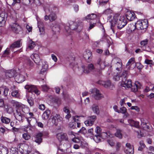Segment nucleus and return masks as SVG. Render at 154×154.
I'll return each instance as SVG.
<instances>
[{
  "label": "nucleus",
  "instance_id": "obj_1",
  "mask_svg": "<svg viewBox=\"0 0 154 154\" xmlns=\"http://www.w3.org/2000/svg\"><path fill=\"white\" fill-rule=\"evenodd\" d=\"M108 20L111 24V28L114 33V31L112 28L116 23L117 27L119 29H121L124 27L127 24L126 19L123 17H119L117 15L115 14L112 18V16L108 17Z\"/></svg>",
  "mask_w": 154,
  "mask_h": 154
},
{
  "label": "nucleus",
  "instance_id": "obj_2",
  "mask_svg": "<svg viewBox=\"0 0 154 154\" xmlns=\"http://www.w3.org/2000/svg\"><path fill=\"white\" fill-rule=\"evenodd\" d=\"M128 75V71H124L121 75L122 77V81L121 85L122 87L129 88H130L132 85L131 81L130 79L127 80Z\"/></svg>",
  "mask_w": 154,
  "mask_h": 154
},
{
  "label": "nucleus",
  "instance_id": "obj_3",
  "mask_svg": "<svg viewBox=\"0 0 154 154\" xmlns=\"http://www.w3.org/2000/svg\"><path fill=\"white\" fill-rule=\"evenodd\" d=\"M113 135L110 132H103L100 134L95 135L93 138L94 140L97 143H98L101 141V139H106L108 137H112Z\"/></svg>",
  "mask_w": 154,
  "mask_h": 154
},
{
  "label": "nucleus",
  "instance_id": "obj_4",
  "mask_svg": "<svg viewBox=\"0 0 154 154\" xmlns=\"http://www.w3.org/2000/svg\"><path fill=\"white\" fill-rule=\"evenodd\" d=\"M18 148L20 152L22 154H29L32 151L31 146L26 144L22 143L18 145Z\"/></svg>",
  "mask_w": 154,
  "mask_h": 154
},
{
  "label": "nucleus",
  "instance_id": "obj_5",
  "mask_svg": "<svg viewBox=\"0 0 154 154\" xmlns=\"http://www.w3.org/2000/svg\"><path fill=\"white\" fill-rule=\"evenodd\" d=\"M148 20L146 19L139 20L135 23V29L143 30L146 29L148 26Z\"/></svg>",
  "mask_w": 154,
  "mask_h": 154
},
{
  "label": "nucleus",
  "instance_id": "obj_6",
  "mask_svg": "<svg viewBox=\"0 0 154 154\" xmlns=\"http://www.w3.org/2000/svg\"><path fill=\"white\" fill-rule=\"evenodd\" d=\"M95 65L99 69L97 71L98 74L100 75L102 74L101 70L104 69L106 66L105 61L102 60L100 58H98L97 60Z\"/></svg>",
  "mask_w": 154,
  "mask_h": 154
},
{
  "label": "nucleus",
  "instance_id": "obj_7",
  "mask_svg": "<svg viewBox=\"0 0 154 154\" xmlns=\"http://www.w3.org/2000/svg\"><path fill=\"white\" fill-rule=\"evenodd\" d=\"M61 118L60 115L55 112H53L52 113V116H51V119L49 120V122H50L51 121V125L55 124L57 125V122L61 120Z\"/></svg>",
  "mask_w": 154,
  "mask_h": 154
},
{
  "label": "nucleus",
  "instance_id": "obj_8",
  "mask_svg": "<svg viewBox=\"0 0 154 154\" xmlns=\"http://www.w3.org/2000/svg\"><path fill=\"white\" fill-rule=\"evenodd\" d=\"M113 62H114V63L112 65V68L119 71H121L122 67L121 60L119 58L116 59L112 60V63ZM111 67H112V66Z\"/></svg>",
  "mask_w": 154,
  "mask_h": 154
},
{
  "label": "nucleus",
  "instance_id": "obj_9",
  "mask_svg": "<svg viewBox=\"0 0 154 154\" xmlns=\"http://www.w3.org/2000/svg\"><path fill=\"white\" fill-rule=\"evenodd\" d=\"M25 88L28 90L29 92L34 93L37 95H38L40 92L39 91L36 86L30 85H27L25 86Z\"/></svg>",
  "mask_w": 154,
  "mask_h": 154
},
{
  "label": "nucleus",
  "instance_id": "obj_10",
  "mask_svg": "<svg viewBox=\"0 0 154 154\" xmlns=\"http://www.w3.org/2000/svg\"><path fill=\"white\" fill-rule=\"evenodd\" d=\"M69 27L67 26H65V30L70 34V30H75L78 27L77 23L73 21H70L69 22Z\"/></svg>",
  "mask_w": 154,
  "mask_h": 154
},
{
  "label": "nucleus",
  "instance_id": "obj_11",
  "mask_svg": "<svg viewBox=\"0 0 154 154\" xmlns=\"http://www.w3.org/2000/svg\"><path fill=\"white\" fill-rule=\"evenodd\" d=\"M92 92L93 93L94 98L97 100H99L104 97L103 95L102 94L100 91L96 88L92 90Z\"/></svg>",
  "mask_w": 154,
  "mask_h": 154
},
{
  "label": "nucleus",
  "instance_id": "obj_12",
  "mask_svg": "<svg viewBox=\"0 0 154 154\" xmlns=\"http://www.w3.org/2000/svg\"><path fill=\"white\" fill-rule=\"evenodd\" d=\"M82 70L83 72L88 73L90 72H94L95 70V68L93 64L90 63L88 65L87 67L85 69L83 66L82 67Z\"/></svg>",
  "mask_w": 154,
  "mask_h": 154
},
{
  "label": "nucleus",
  "instance_id": "obj_13",
  "mask_svg": "<svg viewBox=\"0 0 154 154\" xmlns=\"http://www.w3.org/2000/svg\"><path fill=\"white\" fill-rule=\"evenodd\" d=\"M98 84L100 85L103 86L106 88H109L111 89H112L114 86L113 85L111 84L110 81L109 80L107 81H99Z\"/></svg>",
  "mask_w": 154,
  "mask_h": 154
},
{
  "label": "nucleus",
  "instance_id": "obj_14",
  "mask_svg": "<svg viewBox=\"0 0 154 154\" xmlns=\"http://www.w3.org/2000/svg\"><path fill=\"white\" fill-rule=\"evenodd\" d=\"M96 119L97 117L95 116H90L88 117V119L85 122V124L87 126H91L94 124V122Z\"/></svg>",
  "mask_w": 154,
  "mask_h": 154
},
{
  "label": "nucleus",
  "instance_id": "obj_15",
  "mask_svg": "<svg viewBox=\"0 0 154 154\" xmlns=\"http://www.w3.org/2000/svg\"><path fill=\"white\" fill-rule=\"evenodd\" d=\"M43 135V134L42 133H38L33 137L32 138V140L38 144H39L42 142V137Z\"/></svg>",
  "mask_w": 154,
  "mask_h": 154
},
{
  "label": "nucleus",
  "instance_id": "obj_16",
  "mask_svg": "<svg viewBox=\"0 0 154 154\" xmlns=\"http://www.w3.org/2000/svg\"><path fill=\"white\" fill-rule=\"evenodd\" d=\"M125 146L126 147L124 149L125 152L126 154H133L134 151L133 146L128 143H126Z\"/></svg>",
  "mask_w": 154,
  "mask_h": 154
},
{
  "label": "nucleus",
  "instance_id": "obj_17",
  "mask_svg": "<svg viewBox=\"0 0 154 154\" xmlns=\"http://www.w3.org/2000/svg\"><path fill=\"white\" fill-rule=\"evenodd\" d=\"M126 16L128 20L131 21L136 18L135 14L132 11L128 10L126 13Z\"/></svg>",
  "mask_w": 154,
  "mask_h": 154
},
{
  "label": "nucleus",
  "instance_id": "obj_18",
  "mask_svg": "<svg viewBox=\"0 0 154 154\" xmlns=\"http://www.w3.org/2000/svg\"><path fill=\"white\" fill-rule=\"evenodd\" d=\"M45 11L47 13V11H48L50 14L49 15V20L51 21H53L55 20L57 18L56 15L55 14V11H52V9H45Z\"/></svg>",
  "mask_w": 154,
  "mask_h": 154
},
{
  "label": "nucleus",
  "instance_id": "obj_19",
  "mask_svg": "<svg viewBox=\"0 0 154 154\" xmlns=\"http://www.w3.org/2000/svg\"><path fill=\"white\" fill-rule=\"evenodd\" d=\"M31 58L33 60L34 62L37 64L40 65L41 59L39 55L37 54H33L30 56Z\"/></svg>",
  "mask_w": 154,
  "mask_h": 154
},
{
  "label": "nucleus",
  "instance_id": "obj_20",
  "mask_svg": "<svg viewBox=\"0 0 154 154\" xmlns=\"http://www.w3.org/2000/svg\"><path fill=\"white\" fill-rule=\"evenodd\" d=\"M11 28L12 30L16 33H18L22 29L20 26L16 23H14L12 25Z\"/></svg>",
  "mask_w": 154,
  "mask_h": 154
},
{
  "label": "nucleus",
  "instance_id": "obj_21",
  "mask_svg": "<svg viewBox=\"0 0 154 154\" xmlns=\"http://www.w3.org/2000/svg\"><path fill=\"white\" fill-rule=\"evenodd\" d=\"M14 115L16 119L19 121L22 120V116L20 109H16V112L14 113Z\"/></svg>",
  "mask_w": 154,
  "mask_h": 154
},
{
  "label": "nucleus",
  "instance_id": "obj_22",
  "mask_svg": "<svg viewBox=\"0 0 154 154\" xmlns=\"http://www.w3.org/2000/svg\"><path fill=\"white\" fill-rule=\"evenodd\" d=\"M17 72L14 69L7 70L5 72V75L6 77L12 78L14 76L17 74Z\"/></svg>",
  "mask_w": 154,
  "mask_h": 154
},
{
  "label": "nucleus",
  "instance_id": "obj_23",
  "mask_svg": "<svg viewBox=\"0 0 154 154\" xmlns=\"http://www.w3.org/2000/svg\"><path fill=\"white\" fill-rule=\"evenodd\" d=\"M22 42L21 40H19L14 42L10 46V48L11 49L12 51V49L15 48H19L22 45Z\"/></svg>",
  "mask_w": 154,
  "mask_h": 154
},
{
  "label": "nucleus",
  "instance_id": "obj_24",
  "mask_svg": "<svg viewBox=\"0 0 154 154\" xmlns=\"http://www.w3.org/2000/svg\"><path fill=\"white\" fill-rule=\"evenodd\" d=\"M57 137L60 141L63 140H67L68 138L66 133H58L57 134Z\"/></svg>",
  "mask_w": 154,
  "mask_h": 154
},
{
  "label": "nucleus",
  "instance_id": "obj_25",
  "mask_svg": "<svg viewBox=\"0 0 154 154\" xmlns=\"http://www.w3.org/2000/svg\"><path fill=\"white\" fill-rule=\"evenodd\" d=\"M84 58L88 62H89L91 58V52L88 50L85 51L83 54Z\"/></svg>",
  "mask_w": 154,
  "mask_h": 154
},
{
  "label": "nucleus",
  "instance_id": "obj_26",
  "mask_svg": "<svg viewBox=\"0 0 154 154\" xmlns=\"http://www.w3.org/2000/svg\"><path fill=\"white\" fill-rule=\"evenodd\" d=\"M7 15L5 13H2L0 14V26H2L5 25L6 22Z\"/></svg>",
  "mask_w": 154,
  "mask_h": 154
},
{
  "label": "nucleus",
  "instance_id": "obj_27",
  "mask_svg": "<svg viewBox=\"0 0 154 154\" xmlns=\"http://www.w3.org/2000/svg\"><path fill=\"white\" fill-rule=\"evenodd\" d=\"M141 86V84L138 81L136 82L134 85H131V91L134 92H136L138 91L139 88H140Z\"/></svg>",
  "mask_w": 154,
  "mask_h": 154
},
{
  "label": "nucleus",
  "instance_id": "obj_28",
  "mask_svg": "<svg viewBox=\"0 0 154 154\" xmlns=\"http://www.w3.org/2000/svg\"><path fill=\"white\" fill-rule=\"evenodd\" d=\"M41 62L42 63V68L41 69L40 73L43 74L48 69V66L46 62L43 61H41Z\"/></svg>",
  "mask_w": 154,
  "mask_h": 154
},
{
  "label": "nucleus",
  "instance_id": "obj_29",
  "mask_svg": "<svg viewBox=\"0 0 154 154\" xmlns=\"http://www.w3.org/2000/svg\"><path fill=\"white\" fill-rule=\"evenodd\" d=\"M14 79L16 81L19 83L22 82L25 80L24 76L23 75L20 74L16 75Z\"/></svg>",
  "mask_w": 154,
  "mask_h": 154
},
{
  "label": "nucleus",
  "instance_id": "obj_30",
  "mask_svg": "<svg viewBox=\"0 0 154 154\" xmlns=\"http://www.w3.org/2000/svg\"><path fill=\"white\" fill-rule=\"evenodd\" d=\"M128 121L131 126H134L138 128H139L140 125L139 122H135L132 119L129 120Z\"/></svg>",
  "mask_w": 154,
  "mask_h": 154
},
{
  "label": "nucleus",
  "instance_id": "obj_31",
  "mask_svg": "<svg viewBox=\"0 0 154 154\" xmlns=\"http://www.w3.org/2000/svg\"><path fill=\"white\" fill-rule=\"evenodd\" d=\"M97 18V15L94 14H88L87 16H86L85 18L87 20H90V21H91L93 20L94 22L96 21H95V20Z\"/></svg>",
  "mask_w": 154,
  "mask_h": 154
},
{
  "label": "nucleus",
  "instance_id": "obj_32",
  "mask_svg": "<svg viewBox=\"0 0 154 154\" xmlns=\"http://www.w3.org/2000/svg\"><path fill=\"white\" fill-rule=\"evenodd\" d=\"M50 111L49 110H46L43 113L42 116V118L44 120L48 119L50 114Z\"/></svg>",
  "mask_w": 154,
  "mask_h": 154
},
{
  "label": "nucleus",
  "instance_id": "obj_33",
  "mask_svg": "<svg viewBox=\"0 0 154 154\" xmlns=\"http://www.w3.org/2000/svg\"><path fill=\"white\" fill-rule=\"evenodd\" d=\"M38 26L39 29L40 34H43L45 33V32L42 23L41 22H38Z\"/></svg>",
  "mask_w": 154,
  "mask_h": 154
},
{
  "label": "nucleus",
  "instance_id": "obj_34",
  "mask_svg": "<svg viewBox=\"0 0 154 154\" xmlns=\"http://www.w3.org/2000/svg\"><path fill=\"white\" fill-rule=\"evenodd\" d=\"M118 113L124 114V117H127L128 116V114L127 113V109L124 107H122L120 108Z\"/></svg>",
  "mask_w": 154,
  "mask_h": 154
},
{
  "label": "nucleus",
  "instance_id": "obj_35",
  "mask_svg": "<svg viewBox=\"0 0 154 154\" xmlns=\"http://www.w3.org/2000/svg\"><path fill=\"white\" fill-rule=\"evenodd\" d=\"M52 29L55 34L59 33L60 31L59 25L57 24H55L52 27Z\"/></svg>",
  "mask_w": 154,
  "mask_h": 154
},
{
  "label": "nucleus",
  "instance_id": "obj_36",
  "mask_svg": "<svg viewBox=\"0 0 154 154\" xmlns=\"http://www.w3.org/2000/svg\"><path fill=\"white\" fill-rule=\"evenodd\" d=\"M94 130L93 128H91L87 131V132L86 133V136L87 137H94Z\"/></svg>",
  "mask_w": 154,
  "mask_h": 154
},
{
  "label": "nucleus",
  "instance_id": "obj_37",
  "mask_svg": "<svg viewBox=\"0 0 154 154\" xmlns=\"http://www.w3.org/2000/svg\"><path fill=\"white\" fill-rule=\"evenodd\" d=\"M14 106H15L17 108H20L22 107L23 105L20 103L14 100H12L11 102Z\"/></svg>",
  "mask_w": 154,
  "mask_h": 154
},
{
  "label": "nucleus",
  "instance_id": "obj_38",
  "mask_svg": "<svg viewBox=\"0 0 154 154\" xmlns=\"http://www.w3.org/2000/svg\"><path fill=\"white\" fill-rule=\"evenodd\" d=\"M66 59L69 62V64L72 65V66L74 65L72 63L75 60V57L71 55H69L66 57Z\"/></svg>",
  "mask_w": 154,
  "mask_h": 154
},
{
  "label": "nucleus",
  "instance_id": "obj_39",
  "mask_svg": "<svg viewBox=\"0 0 154 154\" xmlns=\"http://www.w3.org/2000/svg\"><path fill=\"white\" fill-rule=\"evenodd\" d=\"M92 109L93 112L97 114L99 113L100 111L98 106L96 104H93L92 106Z\"/></svg>",
  "mask_w": 154,
  "mask_h": 154
},
{
  "label": "nucleus",
  "instance_id": "obj_40",
  "mask_svg": "<svg viewBox=\"0 0 154 154\" xmlns=\"http://www.w3.org/2000/svg\"><path fill=\"white\" fill-rule=\"evenodd\" d=\"M12 0H8L7 2H9L10 1H11ZM13 0V2L12 3V6H14L15 5H18L19 6L18 9L19 8H20L21 6L20 5V3L21 2V0Z\"/></svg>",
  "mask_w": 154,
  "mask_h": 154
},
{
  "label": "nucleus",
  "instance_id": "obj_41",
  "mask_svg": "<svg viewBox=\"0 0 154 154\" xmlns=\"http://www.w3.org/2000/svg\"><path fill=\"white\" fill-rule=\"evenodd\" d=\"M35 45L34 42L32 40H30L28 42V48L30 50L32 49L35 46Z\"/></svg>",
  "mask_w": 154,
  "mask_h": 154
},
{
  "label": "nucleus",
  "instance_id": "obj_42",
  "mask_svg": "<svg viewBox=\"0 0 154 154\" xmlns=\"http://www.w3.org/2000/svg\"><path fill=\"white\" fill-rule=\"evenodd\" d=\"M10 119L8 118L3 116L1 117V121L3 123L8 124L10 122Z\"/></svg>",
  "mask_w": 154,
  "mask_h": 154
},
{
  "label": "nucleus",
  "instance_id": "obj_43",
  "mask_svg": "<svg viewBox=\"0 0 154 154\" xmlns=\"http://www.w3.org/2000/svg\"><path fill=\"white\" fill-rule=\"evenodd\" d=\"M11 94L12 97L16 98H19L20 97V94L18 90L13 91Z\"/></svg>",
  "mask_w": 154,
  "mask_h": 154
},
{
  "label": "nucleus",
  "instance_id": "obj_44",
  "mask_svg": "<svg viewBox=\"0 0 154 154\" xmlns=\"http://www.w3.org/2000/svg\"><path fill=\"white\" fill-rule=\"evenodd\" d=\"M11 49L9 48H7L5 51L4 53L2 55L3 57H8L10 54Z\"/></svg>",
  "mask_w": 154,
  "mask_h": 154
},
{
  "label": "nucleus",
  "instance_id": "obj_45",
  "mask_svg": "<svg viewBox=\"0 0 154 154\" xmlns=\"http://www.w3.org/2000/svg\"><path fill=\"white\" fill-rule=\"evenodd\" d=\"M122 132L121 130L119 129H117L116 132L115 134V136L119 139H121L122 137Z\"/></svg>",
  "mask_w": 154,
  "mask_h": 154
},
{
  "label": "nucleus",
  "instance_id": "obj_46",
  "mask_svg": "<svg viewBox=\"0 0 154 154\" xmlns=\"http://www.w3.org/2000/svg\"><path fill=\"white\" fill-rule=\"evenodd\" d=\"M26 97L27 98V101L28 103L30 106H32L33 104V102L32 97L28 96L27 94H26Z\"/></svg>",
  "mask_w": 154,
  "mask_h": 154
},
{
  "label": "nucleus",
  "instance_id": "obj_47",
  "mask_svg": "<svg viewBox=\"0 0 154 154\" xmlns=\"http://www.w3.org/2000/svg\"><path fill=\"white\" fill-rule=\"evenodd\" d=\"M0 149V154H7L8 151L7 148L1 147Z\"/></svg>",
  "mask_w": 154,
  "mask_h": 154
},
{
  "label": "nucleus",
  "instance_id": "obj_48",
  "mask_svg": "<svg viewBox=\"0 0 154 154\" xmlns=\"http://www.w3.org/2000/svg\"><path fill=\"white\" fill-rule=\"evenodd\" d=\"M17 149L16 148L12 147L11 148L10 151V154H18V152L17 151Z\"/></svg>",
  "mask_w": 154,
  "mask_h": 154
},
{
  "label": "nucleus",
  "instance_id": "obj_49",
  "mask_svg": "<svg viewBox=\"0 0 154 154\" xmlns=\"http://www.w3.org/2000/svg\"><path fill=\"white\" fill-rule=\"evenodd\" d=\"M78 132L79 133L83 134L85 136L87 132V130L85 127H82Z\"/></svg>",
  "mask_w": 154,
  "mask_h": 154
},
{
  "label": "nucleus",
  "instance_id": "obj_50",
  "mask_svg": "<svg viewBox=\"0 0 154 154\" xmlns=\"http://www.w3.org/2000/svg\"><path fill=\"white\" fill-rule=\"evenodd\" d=\"M77 123L75 122H70L69 124V127L71 129H73L75 128L76 126Z\"/></svg>",
  "mask_w": 154,
  "mask_h": 154
},
{
  "label": "nucleus",
  "instance_id": "obj_51",
  "mask_svg": "<svg viewBox=\"0 0 154 154\" xmlns=\"http://www.w3.org/2000/svg\"><path fill=\"white\" fill-rule=\"evenodd\" d=\"M120 76L117 72L116 73H115L113 75V79L115 81H118L120 79Z\"/></svg>",
  "mask_w": 154,
  "mask_h": 154
},
{
  "label": "nucleus",
  "instance_id": "obj_52",
  "mask_svg": "<svg viewBox=\"0 0 154 154\" xmlns=\"http://www.w3.org/2000/svg\"><path fill=\"white\" fill-rule=\"evenodd\" d=\"M134 58L132 57L130 58L128 60V62L126 64V66H127L131 64H132L134 63Z\"/></svg>",
  "mask_w": 154,
  "mask_h": 154
},
{
  "label": "nucleus",
  "instance_id": "obj_53",
  "mask_svg": "<svg viewBox=\"0 0 154 154\" xmlns=\"http://www.w3.org/2000/svg\"><path fill=\"white\" fill-rule=\"evenodd\" d=\"M22 137L24 139L26 140H28L30 137V135L26 133H24L23 134Z\"/></svg>",
  "mask_w": 154,
  "mask_h": 154
},
{
  "label": "nucleus",
  "instance_id": "obj_54",
  "mask_svg": "<svg viewBox=\"0 0 154 154\" xmlns=\"http://www.w3.org/2000/svg\"><path fill=\"white\" fill-rule=\"evenodd\" d=\"M148 42L149 40L148 39H146L140 42V44L142 46H145L148 44Z\"/></svg>",
  "mask_w": 154,
  "mask_h": 154
},
{
  "label": "nucleus",
  "instance_id": "obj_55",
  "mask_svg": "<svg viewBox=\"0 0 154 154\" xmlns=\"http://www.w3.org/2000/svg\"><path fill=\"white\" fill-rule=\"evenodd\" d=\"M96 21H94L92 22L91 21H90V26L89 27L88 30H90L91 29L93 28L94 25L96 24Z\"/></svg>",
  "mask_w": 154,
  "mask_h": 154
},
{
  "label": "nucleus",
  "instance_id": "obj_56",
  "mask_svg": "<svg viewBox=\"0 0 154 154\" xmlns=\"http://www.w3.org/2000/svg\"><path fill=\"white\" fill-rule=\"evenodd\" d=\"M23 2L24 4L26 5H28L32 2L33 0H23Z\"/></svg>",
  "mask_w": 154,
  "mask_h": 154
},
{
  "label": "nucleus",
  "instance_id": "obj_57",
  "mask_svg": "<svg viewBox=\"0 0 154 154\" xmlns=\"http://www.w3.org/2000/svg\"><path fill=\"white\" fill-rule=\"evenodd\" d=\"M8 91L9 89L6 88V87H5L4 88V90L3 93V95L5 97L7 96Z\"/></svg>",
  "mask_w": 154,
  "mask_h": 154
},
{
  "label": "nucleus",
  "instance_id": "obj_58",
  "mask_svg": "<svg viewBox=\"0 0 154 154\" xmlns=\"http://www.w3.org/2000/svg\"><path fill=\"white\" fill-rule=\"evenodd\" d=\"M141 125L144 129L147 130L149 129V126L146 123L141 122Z\"/></svg>",
  "mask_w": 154,
  "mask_h": 154
},
{
  "label": "nucleus",
  "instance_id": "obj_59",
  "mask_svg": "<svg viewBox=\"0 0 154 154\" xmlns=\"http://www.w3.org/2000/svg\"><path fill=\"white\" fill-rule=\"evenodd\" d=\"M112 11L110 9H108L103 12V14L106 15H109L112 13Z\"/></svg>",
  "mask_w": 154,
  "mask_h": 154
},
{
  "label": "nucleus",
  "instance_id": "obj_60",
  "mask_svg": "<svg viewBox=\"0 0 154 154\" xmlns=\"http://www.w3.org/2000/svg\"><path fill=\"white\" fill-rule=\"evenodd\" d=\"M54 102L57 105H59L60 103V100L58 97H55L54 100Z\"/></svg>",
  "mask_w": 154,
  "mask_h": 154
},
{
  "label": "nucleus",
  "instance_id": "obj_61",
  "mask_svg": "<svg viewBox=\"0 0 154 154\" xmlns=\"http://www.w3.org/2000/svg\"><path fill=\"white\" fill-rule=\"evenodd\" d=\"M101 128L99 126H97L96 127L95 131V132L97 134H100L101 133Z\"/></svg>",
  "mask_w": 154,
  "mask_h": 154
},
{
  "label": "nucleus",
  "instance_id": "obj_62",
  "mask_svg": "<svg viewBox=\"0 0 154 154\" xmlns=\"http://www.w3.org/2000/svg\"><path fill=\"white\" fill-rule=\"evenodd\" d=\"M41 86L42 90L44 91H47L49 89V87L46 84L42 85Z\"/></svg>",
  "mask_w": 154,
  "mask_h": 154
},
{
  "label": "nucleus",
  "instance_id": "obj_63",
  "mask_svg": "<svg viewBox=\"0 0 154 154\" xmlns=\"http://www.w3.org/2000/svg\"><path fill=\"white\" fill-rule=\"evenodd\" d=\"M26 62L27 63L29 64V65L30 66H33V63L29 59L27 58Z\"/></svg>",
  "mask_w": 154,
  "mask_h": 154
},
{
  "label": "nucleus",
  "instance_id": "obj_64",
  "mask_svg": "<svg viewBox=\"0 0 154 154\" xmlns=\"http://www.w3.org/2000/svg\"><path fill=\"white\" fill-rule=\"evenodd\" d=\"M6 110L7 112L9 114H11L13 112V108L10 107H8V108L6 109Z\"/></svg>",
  "mask_w": 154,
  "mask_h": 154
}]
</instances>
